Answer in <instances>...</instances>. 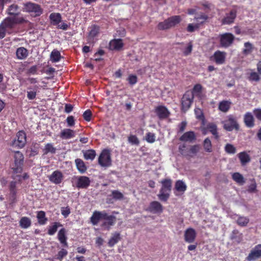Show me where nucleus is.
Instances as JSON below:
<instances>
[{
    "instance_id": "obj_12",
    "label": "nucleus",
    "mask_w": 261,
    "mask_h": 261,
    "mask_svg": "<svg viewBox=\"0 0 261 261\" xmlns=\"http://www.w3.org/2000/svg\"><path fill=\"white\" fill-rule=\"evenodd\" d=\"M193 98L191 92H186L183 95L181 99V109L185 112L191 107Z\"/></svg>"
},
{
    "instance_id": "obj_40",
    "label": "nucleus",
    "mask_w": 261,
    "mask_h": 261,
    "mask_svg": "<svg viewBox=\"0 0 261 261\" xmlns=\"http://www.w3.org/2000/svg\"><path fill=\"white\" fill-rule=\"evenodd\" d=\"M232 179L238 184L242 185L245 181L243 175L239 172H235L232 175Z\"/></svg>"
},
{
    "instance_id": "obj_11",
    "label": "nucleus",
    "mask_w": 261,
    "mask_h": 261,
    "mask_svg": "<svg viewBox=\"0 0 261 261\" xmlns=\"http://www.w3.org/2000/svg\"><path fill=\"white\" fill-rule=\"evenodd\" d=\"M234 36L230 33H225L219 35L220 47L228 48L234 40Z\"/></svg>"
},
{
    "instance_id": "obj_24",
    "label": "nucleus",
    "mask_w": 261,
    "mask_h": 261,
    "mask_svg": "<svg viewBox=\"0 0 261 261\" xmlns=\"http://www.w3.org/2000/svg\"><path fill=\"white\" fill-rule=\"evenodd\" d=\"M75 136L74 130L69 128H64L61 130L60 137L63 140H67L73 138Z\"/></svg>"
},
{
    "instance_id": "obj_61",
    "label": "nucleus",
    "mask_w": 261,
    "mask_h": 261,
    "mask_svg": "<svg viewBox=\"0 0 261 261\" xmlns=\"http://www.w3.org/2000/svg\"><path fill=\"white\" fill-rule=\"evenodd\" d=\"M247 191L249 193H254L256 191V184L255 181L248 186Z\"/></svg>"
},
{
    "instance_id": "obj_16",
    "label": "nucleus",
    "mask_w": 261,
    "mask_h": 261,
    "mask_svg": "<svg viewBox=\"0 0 261 261\" xmlns=\"http://www.w3.org/2000/svg\"><path fill=\"white\" fill-rule=\"evenodd\" d=\"M196 232L193 228H188L186 230L184 233L185 241L188 243L194 242L196 238Z\"/></svg>"
},
{
    "instance_id": "obj_47",
    "label": "nucleus",
    "mask_w": 261,
    "mask_h": 261,
    "mask_svg": "<svg viewBox=\"0 0 261 261\" xmlns=\"http://www.w3.org/2000/svg\"><path fill=\"white\" fill-rule=\"evenodd\" d=\"M203 146L204 150L207 152H211L213 150L211 140L208 138H206L204 139Z\"/></svg>"
},
{
    "instance_id": "obj_51",
    "label": "nucleus",
    "mask_w": 261,
    "mask_h": 261,
    "mask_svg": "<svg viewBox=\"0 0 261 261\" xmlns=\"http://www.w3.org/2000/svg\"><path fill=\"white\" fill-rule=\"evenodd\" d=\"M146 141L149 143H153L155 141V135L154 133H147L145 136Z\"/></svg>"
},
{
    "instance_id": "obj_17",
    "label": "nucleus",
    "mask_w": 261,
    "mask_h": 261,
    "mask_svg": "<svg viewBox=\"0 0 261 261\" xmlns=\"http://www.w3.org/2000/svg\"><path fill=\"white\" fill-rule=\"evenodd\" d=\"M209 19L208 16L203 13L196 14L194 18V20L196 21V24L200 28L203 27Z\"/></svg>"
},
{
    "instance_id": "obj_37",
    "label": "nucleus",
    "mask_w": 261,
    "mask_h": 261,
    "mask_svg": "<svg viewBox=\"0 0 261 261\" xmlns=\"http://www.w3.org/2000/svg\"><path fill=\"white\" fill-rule=\"evenodd\" d=\"M31 219L27 217H22L19 221V226L23 229L29 228L31 225Z\"/></svg>"
},
{
    "instance_id": "obj_20",
    "label": "nucleus",
    "mask_w": 261,
    "mask_h": 261,
    "mask_svg": "<svg viewBox=\"0 0 261 261\" xmlns=\"http://www.w3.org/2000/svg\"><path fill=\"white\" fill-rule=\"evenodd\" d=\"M124 46L121 39H114L109 43V49L111 50H120Z\"/></svg>"
},
{
    "instance_id": "obj_33",
    "label": "nucleus",
    "mask_w": 261,
    "mask_h": 261,
    "mask_svg": "<svg viewBox=\"0 0 261 261\" xmlns=\"http://www.w3.org/2000/svg\"><path fill=\"white\" fill-rule=\"evenodd\" d=\"M231 102L228 100H222L219 102L218 109L222 112L226 113L230 108Z\"/></svg>"
},
{
    "instance_id": "obj_64",
    "label": "nucleus",
    "mask_w": 261,
    "mask_h": 261,
    "mask_svg": "<svg viewBox=\"0 0 261 261\" xmlns=\"http://www.w3.org/2000/svg\"><path fill=\"white\" fill-rule=\"evenodd\" d=\"M253 112L255 117L261 121V109H255Z\"/></svg>"
},
{
    "instance_id": "obj_7",
    "label": "nucleus",
    "mask_w": 261,
    "mask_h": 261,
    "mask_svg": "<svg viewBox=\"0 0 261 261\" xmlns=\"http://www.w3.org/2000/svg\"><path fill=\"white\" fill-rule=\"evenodd\" d=\"M239 8V7L237 5L233 6L229 12L226 13L225 16L222 19L221 23L224 25H229L234 23Z\"/></svg>"
},
{
    "instance_id": "obj_32",
    "label": "nucleus",
    "mask_w": 261,
    "mask_h": 261,
    "mask_svg": "<svg viewBox=\"0 0 261 261\" xmlns=\"http://www.w3.org/2000/svg\"><path fill=\"white\" fill-rule=\"evenodd\" d=\"M19 7L16 4H12L8 8L7 12L8 14L13 17H16L19 14Z\"/></svg>"
},
{
    "instance_id": "obj_56",
    "label": "nucleus",
    "mask_w": 261,
    "mask_h": 261,
    "mask_svg": "<svg viewBox=\"0 0 261 261\" xmlns=\"http://www.w3.org/2000/svg\"><path fill=\"white\" fill-rule=\"evenodd\" d=\"M248 80L250 81H255L258 82L260 80L258 74L256 72H252L250 73Z\"/></svg>"
},
{
    "instance_id": "obj_59",
    "label": "nucleus",
    "mask_w": 261,
    "mask_h": 261,
    "mask_svg": "<svg viewBox=\"0 0 261 261\" xmlns=\"http://www.w3.org/2000/svg\"><path fill=\"white\" fill-rule=\"evenodd\" d=\"M199 5L203 7V9L206 12H208L211 10L212 4L208 2L200 3Z\"/></svg>"
},
{
    "instance_id": "obj_13",
    "label": "nucleus",
    "mask_w": 261,
    "mask_h": 261,
    "mask_svg": "<svg viewBox=\"0 0 261 261\" xmlns=\"http://www.w3.org/2000/svg\"><path fill=\"white\" fill-rule=\"evenodd\" d=\"M48 179L51 182L59 185L63 180L64 175L61 171L57 170L48 176Z\"/></svg>"
},
{
    "instance_id": "obj_49",
    "label": "nucleus",
    "mask_w": 261,
    "mask_h": 261,
    "mask_svg": "<svg viewBox=\"0 0 261 261\" xmlns=\"http://www.w3.org/2000/svg\"><path fill=\"white\" fill-rule=\"evenodd\" d=\"M249 220L247 217H240L237 221V224L241 226H245L247 225V224L249 223Z\"/></svg>"
},
{
    "instance_id": "obj_3",
    "label": "nucleus",
    "mask_w": 261,
    "mask_h": 261,
    "mask_svg": "<svg viewBox=\"0 0 261 261\" xmlns=\"http://www.w3.org/2000/svg\"><path fill=\"white\" fill-rule=\"evenodd\" d=\"M14 164L11 167L13 174H20L23 170L24 163V156L23 153L19 151H14Z\"/></svg>"
},
{
    "instance_id": "obj_48",
    "label": "nucleus",
    "mask_w": 261,
    "mask_h": 261,
    "mask_svg": "<svg viewBox=\"0 0 261 261\" xmlns=\"http://www.w3.org/2000/svg\"><path fill=\"white\" fill-rule=\"evenodd\" d=\"M225 151L228 154H234L236 152V148L232 144L227 143L224 147Z\"/></svg>"
},
{
    "instance_id": "obj_34",
    "label": "nucleus",
    "mask_w": 261,
    "mask_h": 261,
    "mask_svg": "<svg viewBox=\"0 0 261 261\" xmlns=\"http://www.w3.org/2000/svg\"><path fill=\"white\" fill-rule=\"evenodd\" d=\"M75 163L78 171L81 173H84L87 171V168L84 161L81 159H75Z\"/></svg>"
},
{
    "instance_id": "obj_62",
    "label": "nucleus",
    "mask_w": 261,
    "mask_h": 261,
    "mask_svg": "<svg viewBox=\"0 0 261 261\" xmlns=\"http://www.w3.org/2000/svg\"><path fill=\"white\" fill-rule=\"evenodd\" d=\"M66 122L68 126H73L75 124L74 117L72 116H68L66 119Z\"/></svg>"
},
{
    "instance_id": "obj_1",
    "label": "nucleus",
    "mask_w": 261,
    "mask_h": 261,
    "mask_svg": "<svg viewBox=\"0 0 261 261\" xmlns=\"http://www.w3.org/2000/svg\"><path fill=\"white\" fill-rule=\"evenodd\" d=\"M27 22V20L22 17H7L0 23V39L5 38L7 33L12 34L17 24Z\"/></svg>"
},
{
    "instance_id": "obj_57",
    "label": "nucleus",
    "mask_w": 261,
    "mask_h": 261,
    "mask_svg": "<svg viewBox=\"0 0 261 261\" xmlns=\"http://www.w3.org/2000/svg\"><path fill=\"white\" fill-rule=\"evenodd\" d=\"M61 212L62 215L64 217V218H67L69 215L70 214V207L67 206L65 207H62L61 209Z\"/></svg>"
},
{
    "instance_id": "obj_31",
    "label": "nucleus",
    "mask_w": 261,
    "mask_h": 261,
    "mask_svg": "<svg viewBox=\"0 0 261 261\" xmlns=\"http://www.w3.org/2000/svg\"><path fill=\"white\" fill-rule=\"evenodd\" d=\"M49 17L51 23L54 25L59 24L62 20V16L59 13H51Z\"/></svg>"
},
{
    "instance_id": "obj_29",
    "label": "nucleus",
    "mask_w": 261,
    "mask_h": 261,
    "mask_svg": "<svg viewBox=\"0 0 261 261\" xmlns=\"http://www.w3.org/2000/svg\"><path fill=\"white\" fill-rule=\"evenodd\" d=\"M242 166H245L250 162L251 159L249 155L246 151L240 152L237 155Z\"/></svg>"
},
{
    "instance_id": "obj_39",
    "label": "nucleus",
    "mask_w": 261,
    "mask_h": 261,
    "mask_svg": "<svg viewBox=\"0 0 261 261\" xmlns=\"http://www.w3.org/2000/svg\"><path fill=\"white\" fill-rule=\"evenodd\" d=\"M244 48L242 51L243 54L245 56L250 54L254 49L253 44H251L250 42H246L244 43Z\"/></svg>"
},
{
    "instance_id": "obj_27",
    "label": "nucleus",
    "mask_w": 261,
    "mask_h": 261,
    "mask_svg": "<svg viewBox=\"0 0 261 261\" xmlns=\"http://www.w3.org/2000/svg\"><path fill=\"white\" fill-rule=\"evenodd\" d=\"M16 55L18 59L24 60L29 55L28 50L24 47H19L16 49Z\"/></svg>"
},
{
    "instance_id": "obj_14",
    "label": "nucleus",
    "mask_w": 261,
    "mask_h": 261,
    "mask_svg": "<svg viewBox=\"0 0 261 261\" xmlns=\"http://www.w3.org/2000/svg\"><path fill=\"white\" fill-rule=\"evenodd\" d=\"M261 256V244L256 245L246 257L247 261H253Z\"/></svg>"
},
{
    "instance_id": "obj_8",
    "label": "nucleus",
    "mask_w": 261,
    "mask_h": 261,
    "mask_svg": "<svg viewBox=\"0 0 261 261\" xmlns=\"http://www.w3.org/2000/svg\"><path fill=\"white\" fill-rule=\"evenodd\" d=\"M179 22V16H174L168 18L164 21L159 23L158 29L159 30H165L174 27Z\"/></svg>"
},
{
    "instance_id": "obj_46",
    "label": "nucleus",
    "mask_w": 261,
    "mask_h": 261,
    "mask_svg": "<svg viewBox=\"0 0 261 261\" xmlns=\"http://www.w3.org/2000/svg\"><path fill=\"white\" fill-rule=\"evenodd\" d=\"M56 152V148L54 147L53 145L51 143H47L44 147L43 149V152L44 154H47L49 152L55 154Z\"/></svg>"
},
{
    "instance_id": "obj_45",
    "label": "nucleus",
    "mask_w": 261,
    "mask_h": 261,
    "mask_svg": "<svg viewBox=\"0 0 261 261\" xmlns=\"http://www.w3.org/2000/svg\"><path fill=\"white\" fill-rule=\"evenodd\" d=\"M202 90V86L200 84H196L195 85L193 88L192 89V91H187V92H191L192 94V97L194 98V96H198L201 93Z\"/></svg>"
},
{
    "instance_id": "obj_28",
    "label": "nucleus",
    "mask_w": 261,
    "mask_h": 261,
    "mask_svg": "<svg viewBox=\"0 0 261 261\" xmlns=\"http://www.w3.org/2000/svg\"><path fill=\"white\" fill-rule=\"evenodd\" d=\"M121 239V237L120 232H115L112 233V236L108 241V245L109 247H112L120 241Z\"/></svg>"
},
{
    "instance_id": "obj_6",
    "label": "nucleus",
    "mask_w": 261,
    "mask_h": 261,
    "mask_svg": "<svg viewBox=\"0 0 261 261\" xmlns=\"http://www.w3.org/2000/svg\"><path fill=\"white\" fill-rule=\"evenodd\" d=\"M98 164L103 167H109L112 165L111 151L108 149H103L98 158Z\"/></svg>"
},
{
    "instance_id": "obj_23",
    "label": "nucleus",
    "mask_w": 261,
    "mask_h": 261,
    "mask_svg": "<svg viewBox=\"0 0 261 261\" xmlns=\"http://www.w3.org/2000/svg\"><path fill=\"white\" fill-rule=\"evenodd\" d=\"M67 231L65 228H61L58 233V239L64 247H68L67 237L66 236Z\"/></svg>"
},
{
    "instance_id": "obj_58",
    "label": "nucleus",
    "mask_w": 261,
    "mask_h": 261,
    "mask_svg": "<svg viewBox=\"0 0 261 261\" xmlns=\"http://www.w3.org/2000/svg\"><path fill=\"white\" fill-rule=\"evenodd\" d=\"M84 119L87 121H90L91 119L92 112L90 110H87L84 112L83 115Z\"/></svg>"
},
{
    "instance_id": "obj_50",
    "label": "nucleus",
    "mask_w": 261,
    "mask_h": 261,
    "mask_svg": "<svg viewBox=\"0 0 261 261\" xmlns=\"http://www.w3.org/2000/svg\"><path fill=\"white\" fill-rule=\"evenodd\" d=\"M128 141L132 145H139L140 141L138 137L135 135H130L128 137Z\"/></svg>"
},
{
    "instance_id": "obj_44",
    "label": "nucleus",
    "mask_w": 261,
    "mask_h": 261,
    "mask_svg": "<svg viewBox=\"0 0 261 261\" xmlns=\"http://www.w3.org/2000/svg\"><path fill=\"white\" fill-rule=\"evenodd\" d=\"M99 27L96 25H93L91 28L88 37L90 38H94L99 34Z\"/></svg>"
},
{
    "instance_id": "obj_55",
    "label": "nucleus",
    "mask_w": 261,
    "mask_h": 261,
    "mask_svg": "<svg viewBox=\"0 0 261 261\" xmlns=\"http://www.w3.org/2000/svg\"><path fill=\"white\" fill-rule=\"evenodd\" d=\"M200 28L196 24V23H189L187 28V31L188 32L192 33L196 30H198Z\"/></svg>"
},
{
    "instance_id": "obj_42",
    "label": "nucleus",
    "mask_w": 261,
    "mask_h": 261,
    "mask_svg": "<svg viewBox=\"0 0 261 261\" xmlns=\"http://www.w3.org/2000/svg\"><path fill=\"white\" fill-rule=\"evenodd\" d=\"M62 226L59 222H54L52 226H49L47 233L50 236L54 235L57 231L58 228Z\"/></svg>"
},
{
    "instance_id": "obj_60",
    "label": "nucleus",
    "mask_w": 261,
    "mask_h": 261,
    "mask_svg": "<svg viewBox=\"0 0 261 261\" xmlns=\"http://www.w3.org/2000/svg\"><path fill=\"white\" fill-rule=\"evenodd\" d=\"M193 47V45L191 42L189 43L188 44V46L185 48V49L184 50V54L185 56H188L190 55L192 51Z\"/></svg>"
},
{
    "instance_id": "obj_25",
    "label": "nucleus",
    "mask_w": 261,
    "mask_h": 261,
    "mask_svg": "<svg viewBox=\"0 0 261 261\" xmlns=\"http://www.w3.org/2000/svg\"><path fill=\"white\" fill-rule=\"evenodd\" d=\"M254 118L250 112H247L244 116V122L245 125L249 128L253 127L254 125Z\"/></svg>"
},
{
    "instance_id": "obj_43",
    "label": "nucleus",
    "mask_w": 261,
    "mask_h": 261,
    "mask_svg": "<svg viewBox=\"0 0 261 261\" xmlns=\"http://www.w3.org/2000/svg\"><path fill=\"white\" fill-rule=\"evenodd\" d=\"M110 196L112 197L113 199L115 200H122L124 199L123 194L118 190L112 191Z\"/></svg>"
},
{
    "instance_id": "obj_63",
    "label": "nucleus",
    "mask_w": 261,
    "mask_h": 261,
    "mask_svg": "<svg viewBox=\"0 0 261 261\" xmlns=\"http://www.w3.org/2000/svg\"><path fill=\"white\" fill-rule=\"evenodd\" d=\"M14 175L15 174H13L12 176V178L15 179L16 178V177H19L18 180L20 182L21 181V178H22L23 179H27L29 178V177L28 174L27 173H24L22 176L20 175Z\"/></svg>"
},
{
    "instance_id": "obj_30",
    "label": "nucleus",
    "mask_w": 261,
    "mask_h": 261,
    "mask_svg": "<svg viewBox=\"0 0 261 261\" xmlns=\"http://www.w3.org/2000/svg\"><path fill=\"white\" fill-rule=\"evenodd\" d=\"M39 87L37 85L34 87H29L27 88V98L29 100H34L36 98Z\"/></svg>"
},
{
    "instance_id": "obj_41",
    "label": "nucleus",
    "mask_w": 261,
    "mask_h": 261,
    "mask_svg": "<svg viewBox=\"0 0 261 261\" xmlns=\"http://www.w3.org/2000/svg\"><path fill=\"white\" fill-rule=\"evenodd\" d=\"M96 152L93 149H89L84 152V157L85 159L93 161L96 156Z\"/></svg>"
},
{
    "instance_id": "obj_22",
    "label": "nucleus",
    "mask_w": 261,
    "mask_h": 261,
    "mask_svg": "<svg viewBox=\"0 0 261 261\" xmlns=\"http://www.w3.org/2000/svg\"><path fill=\"white\" fill-rule=\"evenodd\" d=\"M226 53L220 50H217L213 55L214 60L217 64L224 63L226 58Z\"/></svg>"
},
{
    "instance_id": "obj_26",
    "label": "nucleus",
    "mask_w": 261,
    "mask_h": 261,
    "mask_svg": "<svg viewBox=\"0 0 261 261\" xmlns=\"http://www.w3.org/2000/svg\"><path fill=\"white\" fill-rule=\"evenodd\" d=\"M195 134L193 131H189L185 133L180 136V141L192 142L196 140Z\"/></svg>"
},
{
    "instance_id": "obj_54",
    "label": "nucleus",
    "mask_w": 261,
    "mask_h": 261,
    "mask_svg": "<svg viewBox=\"0 0 261 261\" xmlns=\"http://www.w3.org/2000/svg\"><path fill=\"white\" fill-rule=\"evenodd\" d=\"M240 236H241V234L239 233V231L237 229H234L232 231L230 238L231 240H234L238 242H240L241 238Z\"/></svg>"
},
{
    "instance_id": "obj_36",
    "label": "nucleus",
    "mask_w": 261,
    "mask_h": 261,
    "mask_svg": "<svg viewBox=\"0 0 261 261\" xmlns=\"http://www.w3.org/2000/svg\"><path fill=\"white\" fill-rule=\"evenodd\" d=\"M206 128L208 129V132H211L214 136L216 139H218L219 135L217 132V126L216 124L209 123L206 125Z\"/></svg>"
},
{
    "instance_id": "obj_5",
    "label": "nucleus",
    "mask_w": 261,
    "mask_h": 261,
    "mask_svg": "<svg viewBox=\"0 0 261 261\" xmlns=\"http://www.w3.org/2000/svg\"><path fill=\"white\" fill-rule=\"evenodd\" d=\"M27 143V135L24 131L19 130L15 138L11 143L10 145L18 149L23 148Z\"/></svg>"
},
{
    "instance_id": "obj_10",
    "label": "nucleus",
    "mask_w": 261,
    "mask_h": 261,
    "mask_svg": "<svg viewBox=\"0 0 261 261\" xmlns=\"http://www.w3.org/2000/svg\"><path fill=\"white\" fill-rule=\"evenodd\" d=\"M23 11L34 13L35 16H39L43 13V9L39 4L32 2H27L23 4Z\"/></svg>"
},
{
    "instance_id": "obj_21",
    "label": "nucleus",
    "mask_w": 261,
    "mask_h": 261,
    "mask_svg": "<svg viewBox=\"0 0 261 261\" xmlns=\"http://www.w3.org/2000/svg\"><path fill=\"white\" fill-rule=\"evenodd\" d=\"M103 220L105 221L102 223L101 226L107 228V229H109L111 226L115 224L116 221V218L113 215H109L106 212V216L104 217Z\"/></svg>"
},
{
    "instance_id": "obj_9",
    "label": "nucleus",
    "mask_w": 261,
    "mask_h": 261,
    "mask_svg": "<svg viewBox=\"0 0 261 261\" xmlns=\"http://www.w3.org/2000/svg\"><path fill=\"white\" fill-rule=\"evenodd\" d=\"M224 128L229 132H231L233 129L238 130L240 126L237 120L234 116L229 115L227 116V119L225 120L223 122Z\"/></svg>"
},
{
    "instance_id": "obj_2",
    "label": "nucleus",
    "mask_w": 261,
    "mask_h": 261,
    "mask_svg": "<svg viewBox=\"0 0 261 261\" xmlns=\"http://www.w3.org/2000/svg\"><path fill=\"white\" fill-rule=\"evenodd\" d=\"M160 182L162 186L158 195V198L162 202H167L171 192L172 181L170 178H165Z\"/></svg>"
},
{
    "instance_id": "obj_53",
    "label": "nucleus",
    "mask_w": 261,
    "mask_h": 261,
    "mask_svg": "<svg viewBox=\"0 0 261 261\" xmlns=\"http://www.w3.org/2000/svg\"><path fill=\"white\" fill-rule=\"evenodd\" d=\"M68 254L67 251L65 249H62L60 251H59L57 255L56 258L60 261H61L63 258L66 256Z\"/></svg>"
},
{
    "instance_id": "obj_35",
    "label": "nucleus",
    "mask_w": 261,
    "mask_h": 261,
    "mask_svg": "<svg viewBox=\"0 0 261 261\" xmlns=\"http://www.w3.org/2000/svg\"><path fill=\"white\" fill-rule=\"evenodd\" d=\"M38 222L40 225H44L46 223L48 219L46 217L45 213L43 211H38L37 214Z\"/></svg>"
},
{
    "instance_id": "obj_38",
    "label": "nucleus",
    "mask_w": 261,
    "mask_h": 261,
    "mask_svg": "<svg viewBox=\"0 0 261 261\" xmlns=\"http://www.w3.org/2000/svg\"><path fill=\"white\" fill-rule=\"evenodd\" d=\"M50 57L53 63H56L60 61L61 55L59 51L55 49L51 51Z\"/></svg>"
},
{
    "instance_id": "obj_18",
    "label": "nucleus",
    "mask_w": 261,
    "mask_h": 261,
    "mask_svg": "<svg viewBox=\"0 0 261 261\" xmlns=\"http://www.w3.org/2000/svg\"><path fill=\"white\" fill-rule=\"evenodd\" d=\"M106 212L97 211H95L93 213L92 216L90 218V221L91 223L94 225H97L101 220H103L104 217L106 216Z\"/></svg>"
},
{
    "instance_id": "obj_52",
    "label": "nucleus",
    "mask_w": 261,
    "mask_h": 261,
    "mask_svg": "<svg viewBox=\"0 0 261 261\" xmlns=\"http://www.w3.org/2000/svg\"><path fill=\"white\" fill-rule=\"evenodd\" d=\"M127 81L129 85L133 86L138 82V77L136 75L131 74L128 75Z\"/></svg>"
},
{
    "instance_id": "obj_15",
    "label": "nucleus",
    "mask_w": 261,
    "mask_h": 261,
    "mask_svg": "<svg viewBox=\"0 0 261 261\" xmlns=\"http://www.w3.org/2000/svg\"><path fill=\"white\" fill-rule=\"evenodd\" d=\"M154 112L158 118L161 120L165 119L170 115V112L167 108L163 106L156 107L154 109Z\"/></svg>"
},
{
    "instance_id": "obj_19",
    "label": "nucleus",
    "mask_w": 261,
    "mask_h": 261,
    "mask_svg": "<svg viewBox=\"0 0 261 261\" xmlns=\"http://www.w3.org/2000/svg\"><path fill=\"white\" fill-rule=\"evenodd\" d=\"M148 210L153 214H161L163 212V206L159 202L153 201L150 203Z\"/></svg>"
},
{
    "instance_id": "obj_4",
    "label": "nucleus",
    "mask_w": 261,
    "mask_h": 261,
    "mask_svg": "<svg viewBox=\"0 0 261 261\" xmlns=\"http://www.w3.org/2000/svg\"><path fill=\"white\" fill-rule=\"evenodd\" d=\"M72 186L80 189H86L90 185V178L86 176H75L72 178Z\"/></svg>"
}]
</instances>
